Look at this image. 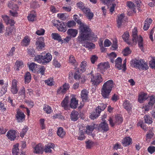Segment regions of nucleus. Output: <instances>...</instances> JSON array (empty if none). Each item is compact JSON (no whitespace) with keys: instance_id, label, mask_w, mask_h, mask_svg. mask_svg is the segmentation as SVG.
I'll list each match as a JSON object with an SVG mask.
<instances>
[{"instance_id":"f257e3e1","label":"nucleus","mask_w":155,"mask_h":155,"mask_svg":"<svg viewBox=\"0 0 155 155\" xmlns=\"http://www.w3.org/2000/svg\"><path fill=\"white\" fill-rule=\"evenodd\" d=\"M137 31L136 29L134 28L132 31V42L129 41L128 38L129 35L128 32H126L122 35V37L124 40L128 44L132 45L133 43L135 42L136 43L138 42V45L142 51L143 50V38L140 35L139 37L137 35Z\"/></svg>"},{"instance_id":"f03ea898","label":"nucleus","mask_w":155,"mask_h":155,"mask_svg":"<svg viewBox=\"0 0 155 155\" xmlns=\"http://www.w3.org/2000/svg\"><path fill=\"white\" fill-rule=\"evenodd\" d=\"M114 84L112 80H109L104 83L101 89V94L104 98H109V95Z\"/></svg>"},{"instance_id":"7ed1b4c3","label":"nucleus","mask_w":155,"mask_h":155,"mask_svg":"<svg viewBox=\"0 0 155 155\" xmlns=\"http://www.w3.org/2000/svg\"><path fill=\"white\" fill-rule=\"evenodd\" d=\"M52 59V55L49 53L46 54L42 53L35 57V61L38 63H42L44 65L46 64L49 62Z\"/></svg>"},{"instance_id":"20e7f679","label":"nucleus","mask_w":155,"mask_h":155,"mask_svg":"<svg viewBox=\"0 0 155 155\" xmlns=\"http://www.w3.org/2000/svg\"><path fill=\"white\" fill-rule=\"evenodd\" d=\"M133 65L136 68L140 70H147L148 68V67L146 63L143 60H135L132 61Z\"/></svg>"},{"instance_id":"39448f33","label":"nucleus","mask_w":155,"mask_h":155,"mask_svg":"<svg viewBox=\"0 0 155 155\" xmlns=\"http://www.w3.org/2000/svg\"><path fill=\"white\" fill-rule=\"evenodd\" d=\"M90 74L92 77L91 81L92 82V84L94 85H97L102 82L103 80L100 74H97L94 76L93 74H91V73Z\"/></svg>"},{"instance_id":"423d86ee","label":"nucleus","mask_w":155,"mask_h":155,"mask_svg":"<svg viewBox=\"0 0 155 155\" xmlns=\"http://www.w3.org/2000/svg\"><path fill=\"white\" fill-rule=\"evenodd\" d=\"M78 22L79 23V30L80 31V33L89 34V33L90 32V29L86 25L82 23L81 21H79Z\"/></svg>"},{"instance_id":"0eeeda50","label":"nucleus","mask_w":155,"mask_h":155,"mask_svg":"<svg viewBox=\"0 0 155 155\" xmlns=\"http://www.w3.org/2000/svg\"><path fill=\"white\" fill-rule=\"evenodd\" d=\"M25 117L24 113L19 109H17L16 114L15 115L16 119L17 122L19 123L22 122L25 120Z\"/></svg>"},{"instance_id":"6e6552de","label":"nucleus","mask_w":155,"mask_h":155,"mask_svg":"<svg viewBox=\"0 0 155 155\" xmlns=\"http://www.w3.org/2000/svg\"><path fill=\"white\" fill-rule=\"evenodd\" d=\"M89 34L80 33L78 38L77 40L82 43L84 41L89 40Z\"/></svg>"},{"instance_id":"1a4fd4ad","label":"nucleus","mask_w":155,"mask_h":155,"mask_svg":"<svg viewBox=\"0 0 155 155\" xmlns=\"http://www.w3.org/2000/svg\"><path fill=\"white\" fill-rule=\"evenodd\" d=\"M88 94V92L85 89L83 90L81 92V98L82 99V101L81 102V103L82 104V106L84 104V102L87 101Z\"/></svg>"},{"instance_id":"9d476101","label":"nucleus","mask_w":155,"mask_h":155,"mask_svg":"<svg viewBox=\"0 0 155 155\" xmlns=\"http://www.w3.org/2000/svg\"><path fill=\"white\" fill-rule=\"evenodd\" d=\"M102 120L103 122L99 124L98 129L99 130H102L104 132H107L109 130L108 124L103 119Z\"/></svg>"},{"instance_id":"9b49d317","label":"nucleus","mask_w":155,"mask_h":155,"mask_svg":"<svg viewBox=\"0 0 155 155\" xmlns=\"http://www.w3.org/2000/svg\"><path fill=\"white\" fill-rule=\"evenodd\" d=\"M57 21L58 23L57 24L56 27L58 30L60 31L65 32L67 30V28L64 23L62 21L60 22L59 21Z\"/></svg>"},{"instance_id":"f8f14e48","label":"nucleus","mask_w":155,"mask_h":155,"mask_svg":"<svg viewBox=\"0 0 155 155\" xmlns=\"http://www.w3.org/2000/svg\"><path fill=\"white\" fill-rule=\"evenodd\" d=\"M44 151V148L41 143L36 145L34 147V153L37 154H42Z\"/></svg>"},{"instance_id":"ddd939ff","label":"nucleus","mask_w":155,"mask_h":155,"mask_svg":"<svg viewBox=\"0 0 155 155\" xmlns=\"http://www.w3.org/2000/svg\"><path fill=\"white\" fill-rule=\"evenodd\" d=\"M17 81L15 79H13L12 82L11 91L14 94H17L18 91L17 87Z\"/></svg>"},{"instance_id":"4468645a","label":"nucleus","mask_w":155,"mask_h":155,"mask_svg":"<svg viewBox=\"0 0 155 155\" xmlns=\"http://www.w3.org/2000/svg\"><path fill=\"white\" fill-rule=\"evenodd\" d=\"M110 66L108 62L101 63L97 65V69L100 70H104L110 68Z\"/></svg>"},{"instance_id":"2eb2a0df","label":"nucleus","mask_w":155,"mask_h":155,"mask_svg":"<svg viewBox=\"0 0 155 155\" xmlns=\"http://www.w3.org/2000/svg\"><path fill=\"white\" fill-rule=\"evenodd\" d=\"M54 147V145L51 143H48L45 146L44 150L46 153H51L52 151V149H53Z\"/></svg>"},{"instance_id":"dca6fc26","label":"nucleus","mask_w":155,"mask_h":155,"mask_svg":"<svg viewBox=\"0 0 155 155\" xmlns=\"http://www.w3.org/2000/svg\"><path fill=\"white\" fill-rule=\"evenodd\" d=\"M68 100V97H66L61 103V106L64 108V109L66 110H68L69 108Z\"/></svg>"},{"instance_id":"f3484780","label":"nucleus","mask_w":155,"mask_h":155,"mask_svg":"<svg viewBox=\"0 0 155 155\" xmlns=\"http://www.w3.org/2000/svg\"><path fill=\"white\" fill-rule=\"evenodd\" d=\"M83 12L88 19L91 20L92 19L94 16L93 13L90 12V10L88 8H86L83 9Z\"/></svg>"},{"instance_id":"a211bd4d","label":"nucleus","mask_w":155,"mask_h":155,"mask_svg":"<svg viewBox=\"0 0 155 155\" xmlns=\"http://www.w3.org/2000/svg\"><path fill=\"white\" fill-rule=\"evenodd\" d=\"M124 14H122L118 15L117 24L118 28L120 27L122 25V23L124 22Z\"/></svg>"},{"instance_id":"6ab92c4d","label":"nucleus","mask_w":155,"mask_h":155,"mask_svg":"<svg viewBox=\"0 0 155 155\" xmlns=\"http://www.w3.org/2000/svg\"><path fill=\"white\" fill-rule=\"evenodd\" d=\"M78 32L77 30L71 28L68 29L67 31V34L72 38L75 37Z\"/></svg>"},{"instance_id":"aec40b11","label":"nucleus","mask_w":155,"mask_h":155,"mask_svg":"<svg viewBox=\"0 0 155 155\" xmlns=\"http://www.w3.org/2000/svg\"><path fill=\"white\" fill-rule=\"evenodd\" d=\"M8 139L13 140L16 138L15 132L14 130H10L8 131L6 135Z\"/></svg>"},{"instance_id":"412c9836","label":"nucleus","mask_w":155,"mask_h":155,"mask_svg":"<svg viewBox=\"0 0 155 155\" xmlns=\"http://www.w3.org/2000/svg\"><path fill=\"white\" fill-rule=\"evenodd\" d=\"M123 106L127 111H130L132 109V105L129 101L125 100L123 104Z\"/></svg>"},{"instance_id":"4be33fe9","label":"nucleus","mask_w":155,"mask_h":155,"mask_svg":"<svg viewBox=\"0 0 155 155\" xmlns=\"http://www.w3.org/2000/svg\"><path fill=\"white\" fill-rule=\"evenodd\" d=\"M15 28L14 26H12L6 28L5 35L6 36L11 35L12 34V32L15 31Z\"/></svg>"},{"instance_id":"5701e85b","label":"nucleus","mask_w":155,"mask_h":155,"mask_svg":"<svg viewBox=\"0 0 155 155\" xmlns=\"http://www.w3.org/2000/svg\"><path fill=\"white\" fill-rule=\"evenodd\" d=\"M79 113L77 111H73L71 114L70 117L71 120L76 121L78 119Z\"/></svg>"},{"instance_id":"b1692460","label":"nucleus","mask_w":155,"mask_h":155,"mask_svg":"<svg viewBox=\"0 0 155 155\" xmlns=\"http://www.w3.org/2000/svg\"><path fill=\"white\" fill-rule=\"evenodd\" d=\"M57 134L59 137L63 138L65 135L66 132L62 127H60L57 131Z\"/></svg>"},{"instance_id":"393cba45","label":"nucleus","mask_w":155,"mask_h":155,"mask_svg":"<svg viewBox=\"0 0 155 155\" xmlns=\"http://www.w3.org/2000/svg\"><path fill=\"white\" fill-rule=\"evenodd\" d=\"M132 139L129 137H125L122 142L124 146L126 147L131 143Z\"/></svg>"},{"instance_id":"a878e982","label":"nucleus","mask_w":155,"mask_h":155,"mask_svg":"<svg viewBox=\"0 0 155 155\" xmlns=\"http://www.w3.org/2000/svg\"><path fill=\"white\" fill-rule=\"evenodd\" d=\"M30 42V39L28 36H25L21 42V45L23 46H27L29 45Z\"/></svg>"},{"instance_id":"bb28decb","label":"nucleus","mask_w":155,"mask_h":155,"mask_svg":"<svg viewBox=\"0 0 155 155\" xmlns=\"http://www.w3.org/2000/svg\"><path fill=\"white\" fill-rule=\"evenodd\" d=\"M148 98L147 94L143 93L140 95L138 99V101L140 103H143L144 101L147 99Z\"/></svg>"},{"instance_id":"cd10ccee","label":"nucleus","mask_w":155,"mask_h":155,"mask_svg":"<svg viewBox=\"0 0 155 155\" xmlns=\"http://www.w3.org/2000/svg\"><path fill=\"white\" fill-rule=\"evenodd\" d=\"M35 45L37 48L38 50L42 49L45 46V43L40 40H38L36 42Z\"/></svg>"},{"instance_id":"c85d7f7f","label":"nucleus","mask_w":155,"mask_h":155,"mask_svg":"<svg viewBox=\"0 0 155 155\" xmlns=\"http://www.w3.org/2000/svg\"><path fill=\"white\" fill-rule=\"evenodd\" d=\"M122 59L120 58H118L115 61V67L119 70L123 68L122 65Z\"/></svg>"},{"instance_id":"c756f323","label":"nucleus","mask_w":155,"mask_h":155,"mask_svg":"<svg viewBox=\"0 0 155 155\" xmlns=\"http://www.w3.org/2000/svg\"><path fill=\"white\" fill-rule=\"evenodd\" d=\"M87 62L85 61H83L81 63L79 68V70L82 72H84L86 69Z\"/></svg>"},{"instance_id":"7c9ffc66","label":"nucleus","mask_w":155,"mask_h":155,"mask_svg":"<svg viewBox=\"0 0 155 155\" xmlns=\"http://www.w3.org/2000/svg\"><path fill=\"white\" fill-rule=\"evenodd\" d=\"M101 111L97 109V108H96L95 112L92 113L91 115L90 116V118L93 120L96 119L99 116Z\"/></svg>"},{"instance_id":"2f4dec72","label":"nucleus","mask_w":155,"mask_h":155,"mask_svg":"<svg viewBox=\"0 0 155 155\" xmlns=\"http://www.w3.org/2000/svg\"><path fill=\"white\" fill-rule=\"evenodd\" d=\"M78 105V101L75 97H72L71 101L70 106L72 108H75Z\"/></svg>"},{"instance_id":"473e14b6","label":"nucleus","mask_w":155,"mask_h":155,"mask_svg":"<svg viewBox=\"0 0 155 155\" xmlns=\"http://www.w3.org/2000/svg\"><path fill=\"white\" fill-rule=\"evenodd\" d=\"M152 20L151 18H147L145 21V24L143 26L144 30H147L149 28L150 25L152 23Z\"/></svg>"},{"instance_id":"72a5a7b5","label":"nucleus","mask_w":155,"mask_h":155,"mask_svg":"<svg viewBox=\"0 0 155 155\" xmlns=\"http://www.w3.org/2000/svg\"><path fill=\"white\" fill-rule=\"evenodd\" d=\"M69 62L72 65H73L74 66H76L78 64L73 55H71L70 56L69 59Z\"/></svg>"},{"instance_id":"f704fd0d","label":"nucleus","mask_w":155,"mask_h":155,"mask_svg":"<svg viewBox=\"0 0 155 155\" xmlns=\"http://www.w3.org/2000/svg\"><path fill=\"white\" fill-rule=\"evenodd\" d=\"M51 36L52 37V38L54 40L58 41H63V40L61 38V37L60 35L58 33H52L51 34Z\"/></svg>"},{"instance_id":"c9c22d12","label":"nucleus","mask_w":155,"mask_h":155,"mask_svg":"<svg viewBox=\"0 0 155 155\" xmlns=\"http://www.w3.org/2000/svg\"><path fill=\"white\" fill-rule=\"evenodd\" d=\"M25 84L28 83L30 81L31 79V77L29 72H27L25 74Z\"/></svg>"},{"instance_id":"e433bc0d","label":"nucleus","mask_w":155,"mask_h":155,"mask_svg":"<svg viewBox=\"0 0 155 155\" xmlns=\"http://www.w3.org/2000/svg\"><path fill=\"white\" fill-rule=\"evenodd\" d=\"M83 46L89 49H93L95 47L94 44L88 41L85 42L83 43Z\"/></svg>"},{"instance_id":"4c0bfd02","label":"nucleus","mask_w":155,"mask_h":155,"mask_svg":"<svg viewBox=\"0 0 155 155\" xmlns=\"http://www.w3.org/2000/svg\"><path fill=\"white\" fill-rule=\"evenodd\" d=\"M36 14L35 12H32L28 16V19L29 21L33 22L35 20Z\"/></svg>"},{"instance_id":"58836bf2","label":"nucleus","mask_w":155,"mask_h":155,"mask_svg":"<svg viewBox=\"0 0 155 155\" xmlns=\"http://www.w3.org/2000/svg\"><path fill=\"white\" fill-rule=\"evenodd\" d=\"M19 146L18 143H16L14 145V147L12 150V153L14 155H18L19 150L18 147Z\"/></svg>"},{"instance_id":"ea45409f","label":"nucleus","mask_w":155,"mask_h":155,"mask_svg":"<svg viewBox=\"0 0 155 155\" xmlns=\"http://www.w3.org/2000/svg\"><path fill=\"white\" fill-rule=\"evenodd\" d=\"M115 123L116 124H119L121 123L123 120V119L122 116L120 115H117L115 117Z\"/></svg>"},{"instance_id":"a19ab883","label":"nucleus","mask_w":155,"mask_h":155,"mask_svg":"<svg viewBox=\"0 0 155 155\" xmlns=\"http://www.w3.org/2000/svg\"><path fill=\"white\" fill-rule=\"evenodd\" d=\"M97 126V125L94 124L88 126L86 127L87 130L86 131V133L87 134H89V132H88V131H93L94 129Z\"/></svg>"},{"instance_id":"79ce46f5","label":"nucleus","mask_w":155,"mask_h":155,"mask_svg":"<svg viewBox=\"0 0 155 155\" xmlns=\"http://www.w3.org/2000/svg\"><path fill=\"white\" fill-rule=\"evenodd\" d=\"M37 68V64L34 63H31L29 66V69L34 72H35Z\"/></svg>"},{"instance_id":"37998d69","label":"nucleus","mask_w":155,"mask_h":155,"mask_svg":"<svg viewBox=\"0 0 155 155\" xmlns=\"http://www.w3.org/2000/svg\"><path fill=\"white\" fill-rule=\"evenodd\" d=\"M15 65L16 67V70L18 71L19 70V68L23 66V63L21 61H17L15 63Z\"/></svg>"},{"instance_id":"c03bdc74","label":"nucleus","mask_w":155,"mask_h":155,"mask_svg":"<svg viewBox=\"0 0 155 155\" xmlns=\"http://www.w3.org/2000/svg\"><path fill=\"white\" fill-rule=\"evenodd\" d=\"M43 110L48 114H50L52 112L51 108V107L46 104L44 105Z\"/></svg>"},{"instance_id":"a18cd8bd","label":"nucleus","mask_w":155,"mask_h":155,"mask_svg":"<svg viewBox=\"0 0 155 155\" xmlns=\"http://www.w3.org/2000/svg\"><path fill=\"white\" fill-rule=\"evenodd\" d=\"M27 52L28 55L31 57H34L35 56V51L32 48H28L27 49Z\"/></svg>"},{"instance_id":"49530a36","label":"nucleus","mask_w":155,"mask_h":155,"mask_svg":"<svg viewBox=\"0 0 155 155\" xmlns=\"http://www.w3.org/2000/svg\"><path fill=\"white\" fill-rule=\"evenodd\" d=\"M144 118L145 122L146 123L150 124H151L153 122L151 118L148 115L145 116Z\"/></svg>"},{"instance_id":"de8ad7c7","label":"nucleus","mask_w":155,"mask_h":155,"mask_svg":"<svg viewBox=\"0 0 155 155\" xmlns=\"http://www.w3.org/2000/svg\"><path fill=\"white\" fill-rule=\"evenodd\" d=\"M131 51L128 47L126 48L122 51L123 55L125 56H127L130 54Z\"/></svg>"},{"instance_id":"09e8293b","label":"nucleus","mask_w":155,"mask_h":155,"mask_svg":"<svg viewBox=\"0 0 155 155\" xmlns=\"http://www.w3.org/2000/svg\"><path fill=\"white\" fill-rule=\"evenodd\" d=\"M155 103V96L152 95L150 97V101L148 103L149 104L152 106Z\"/></svg>"},{"instance_id":"8fccbe9b","label":"nucleus","mask_w":155,"mask_h":155,"mask_svg":"<svg viewBox=\"0 0 155 155\" xmlns=\"http://www.w3.org/2000/svg\"><path fill=\"white\" fill-rule=\"evenodd\" d=\"M75 22L74 21H68L66 23V26L68 28L73 27L76 25Z\"/></svg>"},{"instance_id":"3c124183","label":"nucleus","mask_w":155,"mask_h":155,"mask_svg":"<svg viewBox=\"0 0 155 155\" xmlns=\"http://www.w3.org/2000/svg\"><path fill=\"white\" fill-rule=\"evenodd\" d=\"M45 70V68L44 66H42L39 68V70L37 71V73L40 74L41 75H43L44 74Z\"/></svg>"},{"instance_id":"603ef678","label":"nucleus","mask_w":155,"mask_h":155,"mask_svg":"<svg viewBox=\"0 0 155 155\" xmlns=\"http://www.w3.org/2000/svg\"><path fill=\"white\" fill-rule=\"evenodd\" d=\"M13 2L11 3L9 2L8 4V6L12 9H16L18 8V7L17 5L16 4H14L12 3Z\"/></svg>"},{"instance_id":"864d4df0","label":"nucleus","mask_w":155,"mask_h":155,"mask_svg":"<svg viewBox=\"0 0 155 155\" xmlns=\"http://www.w3.org/2000/svg\"><path fill=\"white\" fill-rule=\"evenodd\" d=\"M81 77V73L79 71V70H78L76 71L74 74V78L75 80H78Z\"/></svg>"},{"instance_id":"5fc2aeb1","label":"nucleus","mask_w":155,"mask_h":155,"mask_svg":"<svg viewBox=\"0 0 155 155\" xmlns=\"http://www.w3.org/2000/svg\"><path fill=\"white\" fill-rule=\"evenodd\" d=\"M107 106L106 104L102 103L100 104L99 105L97 108L101 111L102 110H103Z\"/></svg>"},{"instance_id":"6e6d98bb","label":"nucleus","mask_w":155,"mask_h":155,"mask_svg":"<svg viewBox=\"0 0 155 155\" xmlns=\"http://www.w3.org/2000/svg\"><path fill=\"white\" fill-rule=\"evenodd\" d=\"M86 147L87 149H90L93 144V142L91 140H89L86 142Z\"/></svg>"},{"instance_id":"4d7b16f0","label":"nucleus","mask_w":155,"mask_h":155,"mask_svg":"<svg viewBox=\"0 0 155 155\" xmlns=\"http://www.w3.org/2000/svg\"><path fill=\"white\" fill-rule=\"evenodd\" d=\"M58 17L62 20H65L66 19V17L64 13L58 14Z\"/></svg>"},{"instance_id":"13d9d810","label":"nucleus","mask_w":155,"mask_h":155,"mask_svg":"<svg viewBox=\"0 0 155 155\" xmlns=\"http://www.w3.org/2000/svg\"><path fill=\"white\" fill-rule=\"evenodd\" d=\"M57 92L58 94H64L66 92V91L65 90H64V88L62 86L59 88L57 91Z\"/></svg>"},{"instance_id":"bf43d9fd","label":"nucleus","mask_w":155,"mask_h":155,"mask_svg":"<svg viewBox=\"0 0 155 155\" xmlns=\"http://www.w3.org/2000/svg\"><path fill=\"white\" fill-rule=\"evenodd\" d=\"M89 35L90 36L89 40L91 39H91H93L95 41L97 40V35H95L93 33H89Z\"/></svg>"},{"instance_id":"052dcab7","label":"nucleus","mask_w":155,"mask_h":155,"mask_svg":"<svg viewBox=\"0 0 155 155\" xmlns=\"http://www.w3.org/2000/svg\"><path fill=\"white\" fill-rule=\"evenodd\" d=\"M77 6L80 9H81L83 11V9L86 8L85 6H84V4L82 2H80L77 4Z\"/></svg>"},{"instance_id":"680f3d73","label":"nucleus","mask_w":155,"mask_h":155,"mask_svg":"<svg viewBox=\"0 0 155 155\" xmlns=\"http://www.w3.org/2000/svg\"><path fill=\"white\" fill-rule=\"evenodd\" d=\"M27 130L28 129L27 127L23 128L21 133V134H20V137H23Z\"/></svg>"},{"instance_id":"e2e57ef3","label":"nucleus","mask_w":155,"mask_h":155,"mask_svg":"<svg viewBox=\"0 0 155 155\" xmlns=\"http://www.w3.org/2000/svg\"><path fill=\"white\" fill-rule=\"evenodd\" d=\"M45 32V31L44 29H41L40 30L37 31L36 32V33L38 35H44Z\"/></svg>"},{"instance_id":"0e129e2a","label":"nucleus","mask_w":155,"mask_h":155,"mask_svg":"<svg viewBox=\"0 0 155 155\" xmlns=\"http://www.w3.org/2000/svg\"><path fill=\"white\" fill-rule=\"evenodd\" d=\"M118 45H117V41H114L113 43V45L112 46V50H116L117 49Z\"/></svg>"},{"instance_id":"69168bd1","label":"nucleus","mask_w":155,"mask_h":155,"mask_svg":"<svg viewBox=\"0 0 155 155\" xmlns=\"http://www.w3.org/2000/svg\"><path fill=\"white\" fill-rule=\"evenodd\" d=\"M148 151L152 154L155 151V147L153 146H150L148 148Z\"/></svg>"},{"instance_id":"338daca9","label":"nucleus","mask_w":155,"mask_h":155,"mask_svg":"<svg viewBox=\"0 0 155 155\" xmlns=\"http://www.w3.org/2000/svg\"><path fill=\"white\" fill-rule=\"evenodd\" d=\"M98 59L97 57L95 55H93L91 58V60L92 64H94L95 61H96Z\"/></svg>"},{"instance_id":"774afa93","label":"nucleus","mask_w":155,"mask_h":155,"mask_svg":"<svg viewBox=\"0 0 155 155\" xmlns=\"http://www.w3.org/2000/svg\"><path fill=\"white\" fill-rule=\"evenodd\" d=\"M104 46L105 47H109L111 44V42L107 39H106L104 41Z\"/></svg>"}]
</instances>
